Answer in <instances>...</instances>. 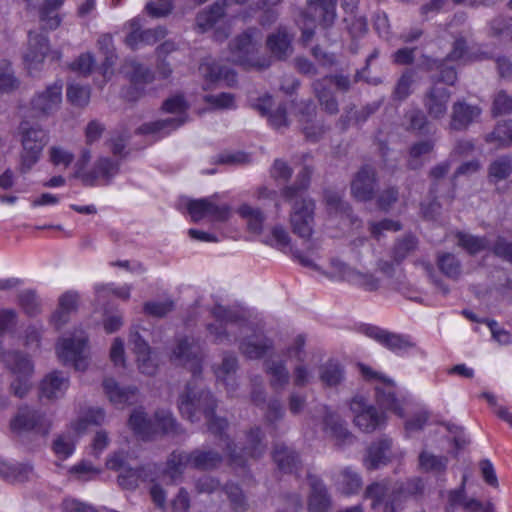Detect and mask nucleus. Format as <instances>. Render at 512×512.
Listing matches in <instances>:
<instances>
[{
	"label": "nucleus",
	"mask_w": 512,
	"mask_h": 512,
	"mask_svg": "<svg viewBox=\"0 0 512 512\" xmlns=\"http://www.w3.org/2000/svg\"><path fill=\"white\" fill-rule=\"evenodd\" d=\"M309 175L310 172L305 168L300 173V187H289L283 194L285 199L293 202L290 215V223L293 232L303 239L310 238L314 226V202L311 199L303 197L301 192V190L308 185Z\"/></svg>",
	"instance_id": "f257e3e1"
},
{
	"label": "nucleus",
	"mask_w": 512,
	"mask_h": 512,
	"mask_svg": "<svg viewBox=\"0 0 512 512\" xmlns=\"http://www.w3.org/2000/svg\"><path fill=\"white\" fill-rule=\"evenodd\" d=\"M105 419L104 410L101 408H89L82 411L74 421L66 434L58 436L53 443L55 455L64 460L70 457L75 448L76 438L84 434L90 425H100Z\"/></svg>",
	"instance_id": "f03ea898"
},
{
	"label": "nucleus",
	"mask_w": 512,
	"mask_h": 512,
	"mask_svg": "<svg viewBox=\"0 0 512 512\" xmlns=\"http://www.w3.org/2000/svg\"><path fill=\"white\" fill-rule=\"evenodd\" d=\"M56 354L64 364L72 365L78 371H85L90 363L88 338L84 331L75 330L62 337L56 344Z\"/></svg>",
	"instance_id": "7ed1b4c3"
},
{
	"label": "nucleus",
	"mask_w": 512,
	"mask_h": 512,
	"mask_svg": "<svg viewBox=\"0 0 512 512\" xmlns=\"http://www.w3.org/2000/svg\"><path fill=\"white\" fill-rule=\"evenodd\" d=\"M164 110L168 113L175 114V117H168L164 120L146 123L139 128V133L151 135L155 139L162 138L169 134L170 131L179 127L186 121V102L182 96H174L164 103Z\"/></svg>",
	"instance_id": "20e7f679"
},
{
	"label": "nucleus",
	"mask_w": 512,
	"mask_h": 512,
	"mask_svg": "<svg viewBox=\"0 0 512 512\" xmlns=\"http://www.w3.org/2000/svg\"><path fill=\"white\" fill-rule=\"evenodd\" d=\"M359 370L366 380L374 382L378 405L401 417L403 415L402 401L395 395V386L392 380L364 364H359Z\"/></svg>",
	"instance_id": "39448f33"
},
{
	"label": "nucleus",
	"mask_w": 512,
	"mask_h": 512,
	"mask_svg": "<svg viewBox=\"0 0 512 512\" xmlns=\"http://www.w3.org/2000/svg\"><path fill=\"white\" fill-rule=\"evenodd\" d=\"M21 162L20 170L28 172L40 159L43 148L48 142L46 131L40 128L28 127L27 123L21 125Z\"/></svg>",
	"instance_id": "423d86ee"
},
{
	"label": "nucleus",
	"mask_w": 512,
	"mask_h": 512,
	"mask_svg": "<svg viewBox=\"0 0 512 512\" xmlns=\"http://www.w3.org/2000/svg\"><path fill=\"white\" fill-rule=\"evenodd\" d=\"M90 159L91 153L85 149L75 164V176L84 183L93 185L97 180H103L107 183L118 173V164L107 158L99 159L93 170L89 171L86 166Z\"/></svg>",
	"instance_id": "0eeeda50"
},
{
	"label": "nucleus",
	"mask_w": 512,
	"mask_h": 512,
	"mask_svg": "<svg viewBox=\"0 0 512 512\" xmlns=\"http://www.w3.org/2000/svg\"><path fill=\"white\" fill-rule=\"evenodd\" d=\"M129 425L132 430L143 439L150 438L155 432L161 430L168 432L174 427V419L169 411H162L157 414L155 421L147 420L144 413L135 410L129 419Z\"/></svg>",
	"instance_id": "6e6552de"
},
{
	"label": "nucleus",
	"mask_w": 512,
	"mask_h": 512,
	"mask_svg": "<svg viewBox=\"0 0 512 512\" xmlns=\"http://www.w3.org/2000/svg\"><path fill=\"white\" fill-rule=\"evenodd\" d=\"M350 410L353 413L355 425L365 432H371L381 427L386 419L385 415L378 414L362 395H356L352 399Z\"/></svg>",
	"instance_id": "1a4fd4ad"
},
{
	"label": "nucleus",
	"mask_w": 512,
	"mask_h": 512,
	"mask_svg": "<svg viewBox=\"0 0 512 512\" xmlns=\"http://www.w3.org/2000/svg\"><path fill=\"white\" fill-rule=\"evenodd\" d=\"M326 274L334 280H345L370 291L377 289L380 282L379 278L355 270L338 260L331 262L330 270Z\"/></svg>",
	"instance_id": "9d476101"
},
{
	"label": "nucleus",
	"mask_w": 512,
	"mask_h": 512,
	"mask_svg": "<svg viewBox=\"0 0 512 512\" xmlns=\"http://www.w3.org/2000/svg\"><path fill=\"white\" fill-rule=\"evenodd\" d=\"M187 210L193 221L209 218L213 221L222 222L230 216L229 207L216 203L214 198L191 200L187 205Z\"/></svg>",
	"instance_id": "9b49d317"
},
{
	"label": "nucleus",
	"mask_w": 512,
	"mask_h": 512,
	"mask_svg": "<svg viewBox=\"0 0 512 512\" xmlns=\"http://www.w3.org/2000/svg\"><path fill=\"white\" fill-rule=\"evenodd\" d=\"M48 52V42L45 36L30 33L28 47L23 55L25 69L30 75L37 73Z\"/></svg>",
	"instance_id": "f8f14e48"
},
{
	"label": "nucleus",
	"mask_w": 512,
	"mask_h": 512,
	"mask_svg": "<svg viewBox=\"0 0 512 512\" xmlns=\"http://www.w3.org/2000/svg\"><path fill=\"white\" fill-rule=\"evenodd\" d=\"M6 361L16 375L12 383L14 394L22 397L30 388L29 376L33 372V365L27 357L18 354H9Z\"/></svg>",
	"instance_id": "ddd939ff"
},
{
	"label": "nucleus",
	"mask_w": 512,
	"mask_h": 512,
	"mask_svg": "<svg viewBox=\"0 0 512 512\" xmlns=\"http://www.w3.org/2000/svg\"><path fill=\"white\" fill-rule=\"evenodd\" d=\"M124 30L126 33L125 42L131 48H136L142 43L153 44L166 35V31L161 27L154 30L141 31V19L138 17L127 22Z\"/></svg>",
	"instance_id": "4468645a"
},
{
	"label": "nucleus",
	"mask_w": 512,
	"mask_h": 512,
	"mask_svg": "<svg viewBox=\"0 0 512 512\" xmlns=\"http://www.w3.org/2000/svg\"><path fill=\"white\" fill-rule=\"evenodd\" d=\"M400 489L390 487L388 483H375L368 487L367 497L372 499V507L382 512H394L395 507L392 503L396 501L400 494Z\"/></svg>",
	"instance_id": "2eb2a0df"
},
{
	"label": "nucleus",
	"mask_w": 512,
	"mask_h": 512,
	"mask_svg": "<svg viewBox=\"0 0 512 512\" xmlns=\"http://www.w3.org/2000/svg\"><path fill=\"white\" fill-rule=\"evenodd\" d=\"M49 426L50 420L48 418L29 408H21L11 422V428L14 431L36 430L40 433H46Z\"/></svg>",
	"instance_id": "dca6fc26"
},
{
	"label": "nucleus",
	"mask_w": 512,
	"mask_h": 512,
	"mask_svg": "<svg viewBox=\"0 0 512 512\" xmlns=\"http://www.w3.org/2000/svg\"><path fill=\"white\" fill-rule=\"evenodd\" d=\"M62 83H54L39 93L32 100V107L38 113L50 115L54 113L62 102Z\"/></svg>",
	"instance_id": "f3484780"
},
{
	"label": "nucleus",
	"mask_w": 512,
	"mask_h": 512,
	"mask_svg": "<svg viewBox=\"0 0 512 512\" xmlns=\"http://www.w3.org/2000/svg\"><path fill=\"white\" fill-rule=\"evenodd\" d=\"M226 24L227 20L223 12V7L218 3L213 5L208 10H203L200 12L196 19V27L199 31L206 32L210 29H215L216 37L218 39L226 37V33H222L220 31L226 26Z\"/></svg>",
	"instance_id": "a211bd4d"
},
{
	"label": "nucleus",
	"mask_w": 512,
	"mask_h": 512,
	"mask_svg": "<svg viewBox=\"0 0 512 512\" xmlns=\"http://www.w3.org/2000/svg\"><path fill=\"white\" fill-rule=\"evenodd\" d=\"M261 40L258 32L245 33L236 39L232 48V61L243 65H254L251 56L256 50L257 43Z\"/></svg>",
	"instance_id": "6ab92c4d"
},
{
	"label": "nucleus",
	"mask_w": 512,
	"mask_h": 512,
	"mask_svg": "<svg viewBox=\"0 0 512 512\" xmlns=\"http://www.w3.org/2000/svg\"><path fill=\"white\" fill-rule=\"evenodd\" d=\"M199 73L204 80L206 88L220 82H224L227 85H232L235 82L234 72L221 67L218 63L212 60H205L201 63Z\"/></svg>",
	"instance_id": "aec40b11"
},
{
	"label": "nucleus",
	"mask_w": 512,
	"mask_h": 512,
	"mask_svg": "<svg viewBox=\"0 0 512 512\" xmlns=\"http://www.w3.org/2000/svg\"><path fill=\"white\" fill-rule=\"evenodd\" d=\"M209 400L208 392H196L194 388L188 387L186 393L180 397L179 410L183 416L193 421L197 411L204 408Z\"/></svg>",
	"instance_id": "412c9836"
},
{
	"label": "nucleus",
	"mask_w": 512,
	"mask_h": 512,
	"mask_svg": "<svg viewBox=\"0 0 512 512\" xmlns=\"http://www.w3.org/2000/svg\"><path fill=\"white\" fill-rule=\"evenodd\" d=\"M69 387V379L59 371L47 374L40 384L41 396L47 399L62 397Z\"/></svg>",
	"instance_id": "4be33fe9"
},
{
	"label": "nucleus",
	"mask_w": 512,
	"mask_h": 512,
	"mask_svg": "<svg viewBox=\"0 0 512 512\" xmlns=\"http://www.w3.org/2000/svg\"><path fill=\"white\" fill-rule=\"evenodd\" d=\"M130 342L133 344L137 356L138 368L143 374L152 375L157 369V363L151 356L147 343L141 339L137 332H131Z\"/></svg>",
	"instance_id": "5701e85b"
},
{
	"label": "nucleus",
	"mask_w": 512,
	"mask_h": 512,
	"mask_svg": "<svg viewBox=\"0 0 512 512\" xmlns=\"http://www.w3.org/2000/svg\"><path fill=\"white\" fill-rule=\"evenodd\" d=\"M80 296L76 291H67L59 298L57 310L52 315L53 325L59 329L64 325L72 312L76 311L79 305Z\"/></svg>",
	"instance_id": "b1692460"
},
{
	"label": "nucleus",
	"mask_w": 512,
	"mask_h": 512,
	"mask_svg": "<svg viewBox=\"0 0 512 512\" xmlns=\"http://www.w3.org/2000/svg\"><path fill=\"white\" fill-rule=\"evenodd\" d=\"M103 389L109 401L118 408L132 403L137 398L135 389L121 388L112 378L103 381Z\"/></svg>",
	"instance_id": "393cba45"
},
{
	"label": "nucleus",
	"mask_w": 512,
	"mask_h": 512,
	"mask_svg": "<svg viewBox=\"0 0 512 512\" xmlns=\"http://www.w3.org/2000/svg\"><path fill=\"white\" fill-rule=\"evenodd\" d=\"M369 337L375 339L388 349L400 352L411 346L410 341L401 335L393 334L378 327H369L366 330Z\"/></svg>",
	"instance_id": "a878e982"
},
{
	"label": "nucleus",
	"mask_w": 512,
	"mask_h": 512,
	"mask_svg": "<svg viewBox=\"0 0 512 512\" xmlns=\"http://www.w3.org/2000/svg\"><path fill=\"white\" fill-rule=\"evenodd\" d=\"M173 359L180 364L187 366L196 375L200 369V359L197 354V347L187 339L180 342L173 352Z\"/></svg>",
	"instance_id": "bb28decb"
},
{
	"label": "nucleus",
	"mask_w": 512,
	"mask_h": 512,
	"mask_svg": "<svg viewBox=\"0 0 512 512\" xmlns=\"http://www.w3.org/2000/svg\"><path fill=\"white\" fill-rule=\"evenodd\" d=\"M259 240L272 248L284 253L292 252V245L289 233L280 225L272 227L269 231H264Z\"/></svg>",
	"instance_id": "cd10ccee"
},
{
	"label": "nucleus",
	"mask_w": 512,
	"mask_h": 512,
	"mask_svg": "<svg viewBox=\"0 0 512 512\" xmlns=\"http://www.w3.org/2000/svg\"><path fill=\"white\" fill-rule=\"evenodd\" d=\"M449 101V93L440 86L434 87L426 97L425 106L432 118L438 119L443 117L447 111Z\"/></svg>",
	"instance_id": "c85d7f7f"
},
{
	"label": "nucleus",
	"mask_w": 512,
	"mask_h": 512,
	"mask_svg": "<svg viewBox=\"0 0 512 512\" xmlns=\"http://www.w3.org/2000/svg\"><path fill=\"white\" fill-rule=\"evenodd\" d=\"M479 115L480 110L477 107L467 105L464 102H457L453 106L450 126L455 130L464 129Z\"/></svg>",
	"instance_id": "c756f323"
},
{
	"label": "nucleus",
	"mask_w": 512,
	"mask_h": 512,
	"mask_svg": "<svg viewBox=\"0 0 512 512\" xmlns=\"http://www.w3.org/2000/svg\"><path fill=\"white\" fill-rule=\"evenodd\" d=\"M336 0H308L309 17L311 22L321 19L325 26H329L335 19Z\"/></svg>",
	"instance_id": "7c9ffc66"
},
{
	"label": "nucleus",
	"mask_w": 512,
	"mask_h": 512,
	"mask_svg": "<svg viewBox=\"0 0 512 512\" xmlns=\"http://www.w3.org/2000/svg\"><path fill=\"white\" fill-rule=\"evenodd\" d=\"M93 290L98 301L104 300L109 297H115L122 301H127L130 298L132 287L128 284L109 283H96Z\"/></svg>",
	"instance_id": "2f4dec72"
},
{
	"label": "nucleus",
	"mask_w": 512,
	"mask_h": 512,
	"mask_svg": "<svg viewBox=\"0 0 512 512\" xmlns=\"http://www.w3.org/2000/svg\"><path fill=\"white\" fill-rule=\"evenodd\" d=\"M374 172L365 167L359 171L352 182V193L359 200L370 198L373 190Z\"/></svg>",
	"instance_id": "473e14b6"
},
{
	"label": "nucleus",
	"mask_w": 512,
	"mask_h": 512,
	"mask_svg": "<svg viewBox=\"0 0 512 512\" xmlns=\"http://www.w3.org/2000/svg\"><path fill=\"white\" fill-rule=\"evenodd\" d=\"M238 214L247 222L248 230L259 238L264 230V215L262 212L248 204H243L238 208Z\"/></svg>",
	"instance_id": "72a5a7b5"
},
{
	"label": "nucleus",
	"mask_w": 512,
	"mask_h": 512,
	"mask_svg": "<svg viewBox=\"0 0 512 512\" xmlns=\"http://www.w3.org/2000/svg\"><path fill=\"white\" fill-rule=\"evenodd\" d=\"M273 104V99L270 96H266L259 100L258 109L263 114L268 115V120L273 127L278 129L283 126H286V108L279 106L277 107V109L274 110Z\"/></svg>",
	"instance_id": "f704fd0d"
},
{
	"label": "nucleus",
	"mask_w": 512,
	"mask_h": 512,
	"mask_svg": "<svg viewBox=\"0 0 512 512\" xmlns=\"http://www.w3.org/2000/svg\"><path fill=\"white\" fill-rule=\"evenodd\" d=\"M270 348V342L261 334H254L245 339L241 345V351L250 359L262 357Z\"/></svg>",
	"instance_id": "c9c22d12"
},
{
	"label": "nucleus",
	"mask_w": 512,
	"mask_h": 512,
	"mask_svg": "<svg viewBox=\"0 0 512 512\" xmlns=\"http://www.w3.org/2000/svg\"><path fill=\"white\" fill-rule=\"evenodd\" d=\"M63 3L64 0H44L39 9V16L45 27L55 29L59 26L61 20L58 10Z\"/></svg>",
	"instance_id": "e433bc0d"
},
{
	"label": "nucleus",
	"mask_w": 512,
	"mask_h": 512,
	"mask_svg": "<svg viewBox=\"0 0 512 512\" xmlns=\"http://www.w3.org/2000/svg\"><path fill=\"white\" fill-rule=\"evenodd\" d=\"M330 508V500L327 497L324 485L315 481L312 483V492L308 501L310 512H327Z\"/></svg>",
	"instance_id": "4c0bfd02"
},
{
	"label": "nucleus",
	"mask_w": 512,
	"mask_h": 512,
	"mask_svg": "<svg viewBox=\"0 0 512 512\" xmlns=\"http://www.w3.org/2000/svg\"><path fill=\"white\" fill-rule=\"evenodd\" d=\"M32 474V468L28 465H16L0 460V476L13 482H22Z\"/></svg>",
	"instance_id": "58836bf2"
},
{
	"label": "nucleus",
	"mask_w": 512,
	"mask_h": 512,
	"mask_svg": "<svg viewBox=\"0 0 512 512\" xmlns=\"http://www.w3.org/2000/svg\"><path fill=\"white\" fill-rule=\"evenodd\" d=\"M390 448L391 441L387 439L372 445L368 450V455L365 460L366 465L370 468H376L384 464L389 458Z\"/></svg>",
	"instance_id": "ea45409f"
},
{
	"label": "nucleus",
	"mask_w": 512,
	"mask_h": 512,
	"mask_svg": "<svg viewBox=\"0 0 512 512\" xmlns=\"http://www.w3.org/2000/svg\"><path fill=\"white\" fill-rule=\"evenodd\" d=\"M467 476L462 478L461 485L458 489H452L441 493L442 499L445 501V510L447 512H454L456 508L463 507L465 501V485Z\"/></svg>",
	"instance_id": "a19ab883"
},
{
	"label": "nucleus",
	"mask_w": 512,
	"mask_h": 512,
	"mask_svg": "<svg viewBox=\"0 0 512 512\" xmlns=\"http://www.w3.org/2000/svg\"><path fill=\"white\" fill-rule=\"evenodd\" d=\"M290 42L289 35L285 31H279L277 34L269 36L267 45L273 54L282 58L290 53Z\"/></svg>",
	"instance_id": "79ce46f5"
},
{
	"label": "nucleus",
	"mask_w": 512,
	"mask_h": 512,
	"mask_svg": "<svg viewBox=\"0 0 512 512\" xmlns=\"http://www.w3.org/2000/svg\"><path fill=\"white\" fill-rule=\"evenodd\" d=\"M217 454L212 452L196 451L187 457L185 464L190 467L208 469L219 462Z\"/></svg>",
	"instance_id": "37998d69"
},
{
	"label": "nucleus",
	"mask_w": 512,
	"mask_h": 512,
	"mask_svg": "<svg viewBox=\"0 0 512 512\" xmlns=\"http://www.w3.org/2000/svg\"><path fill=\"white\" fill-rule=\"evenodd\" d=\"M337 483L342 493L349 495L358 491L361 480L356 472L346 468L338 476Z\"/></svg>",
	"instance_id": "c03bdc74"
},
{
	"label": "nucleus",
	"mask_w": 512,
	"mask_h": 512,
	"mask_svg": "<svg viewBox=\"0 0 512 512\" xmlns=\"http://www.w3.org/2000/svg\"><path fill=\"white\" fill-rule=\"evenodd\" d=\"M18 84L10 62L7 60L0 61V94L13 91L18 87Z\"/></svg>",
	"instance_id": "a18cd8bd"
},
{
	"label": "nucleus",
	"mask_w": 512,
	"mask_h": 512,
	"mask_svg": "<svg viewBox=\"0 0 512 512\" xmlns=\"http://www.w3.org/2000/svg\"><path fill=\"white\" fill-rule=\"evenodd\" d=\"M511 172V161L508 158H499L490 165L489 178L491 181L496 183L507 178Z\"/></svg>",
	"instance_id": "49530a36"
},
{
	"label": "nucleus",
	"mask_w": 512,
	"mask_h": 512,
	"mask_svg": "<svg viewBox=\"0 0 512 512\" xmlns=\"http://www.w3.org/2000/svg\"><path fill=\"white\" fill-rule=\"evenodd\" d=\"M50 162L56 167L67 168L73 161V154L62 146H52L48 152Z\"/></svg>",
	"instance_id": "de8ad7c7"
},
{
	"label": "nucleus",
	"mask_w": 512,
	"mask_h": 512,
	"mask_svg": "<svg viewBox=\"0 0 512 512\" xmlns=\"http://www.w3.org/2000/svg\"><path fill=\"white\" fill-rule=\"evenodd\" d=\"M273 458L279 468L284 471H292L296 463V455L285 446L277 447L273 452Z\"/></svg>",
	"instance_id": "09e8293b"
},
{
	"label": "nucleus",
	"mask_w": 512,
	"mask_h": 512,
	"mask_svg": "<svg viewBox=\"0 0 512 512\" xmlns=\"http://www.w3.org/2000/svg\"><path fill=\"white\" fill-rule=\"evenodd\" d=\"M419 463L423 470L438 473L446 468L447 460L431 453L423 452L420 454Z\"/></svg>",
	"instance_id": "8fccbe9b"
},
{
	"label": "nucleus",
	"mask_w": 512,
	"mask_h": 512,
	"mask_svg": "<svg viewBox=\"0 0 512 512\" xmlns=\"http://www.w3.org/2000/svg\"><path fill=\"white\" fill-rule=\"evenodd\" d=\"M325 429L338 440L345 441L351 439L350 433L346 427L339 422L337 415L329 414L325 419Z\"/></svg>",
	"instance_id": "3c124183"
},
{
	"label": "nucleus",
	"mask_w": 512,
	"mask_h": 512,
	"mask_svg": "<svg viewBox=\"0 0 512 512\" xmlns=\"http://www.w3.org/2000/svg\"><path fill=\"white\" fill-rule=\"evenodd\" d=\"M458 244L471 254L484 250L488 245L486 239L478 238L466 233H459Z\"/></svg>",
	"instance_id": "603ef678"
},
{
	"label": "nucleus",
	"mask_w": 512,
	"mask_h": 512,
	"mask_svg": "<svg viewBox=\"0 0 512 512\" xmlns=\"http://www.w3.org/2000/svg\"><path fill=\"white\" fill-rule=\"evenodd\" d=\"M67 98L75 106H84L90 99L87 87L71 84L67 89Z\"/></svg>",
	"instance_id": "864d4df0"
},
{
	"label": "nucleus",
	"mask_w": 512,
	"mask_h": 512,
	"mask_svg": "<svg viewBox=\"0 0 512 512\" xmlns=\"http://www.w3.org/2000/svg\"><path fill=\"white\" fill-rule=\"evenodd\" d=\"M124 72L129 75L131 78V81L135 85H139L142 82H148L152 79V76L150 73L144 69L141 65L131 62L130 64H127L124 68Z\"/></svg>",
	"instance_id": "5fc2aeb1"
},
{
	"label": "nucleus",
	"mask_w": 512,
	"mask_h": 512,
	"mask_svg": "<svg viewBox=\"0 0 512 512\" xmlns=\"http://www.w3.org/2000/svg\"><path fill=\"white\" fill-rule=\"evenodd\" d=\"M146 10L149 15L160 18L168 15L172 10V0H153L147 3Z\"/></svg>",
	"instance_id": "6e6d98bb"
},
{
	"label": "nucleus",
	"mask_w": 512,
	"mask_h": 512,
	"mask_svg": "<svg viewBox=\"0 0 512 512\" xmlns=\"http://www.w3.org/2000/svg\"><path fill=\"white\" fill-rule=\"evenodd\" d=\"M482 397L487 400L489 405L493 408L494 413L512 427V413H510L505 406L498 404L497 399L493 394L483 393Z\"/></svg>",
	"instance_id": "4d7b16f0"
},
{
	"label": "nucleus",
	"mask_w": 512,
	"mask_h": 512,
	"mask_svg": "<svg viewBox=\"0 0 512 512\" xmlns=\"http://www.w3.org/2000/svg\"><path fill=\"white\" fill-rule=\"evenodd\" d=\"M441 271L449 277H456L460 272V265L453 255L445 254L439 258Z\"/></svg>",
	"instance_id": "13d9d810"
},
{
	"label": "nucleus",
	"mask_w": 512,
	"mask_h": 512,
	"mask_svg": "<svg viewBox=\"0 0 512 512\" xmlns=\"http://www.w3.org/2000/svg\"><path fill=\"white\" fill-rule=\"evenodd\" d=\"M342 378V370L337 364L327 365L321 374L322 381L329 386L337 385Z\"/></svg>",
	"instance_id": "bf43d9fd"
},
{
	"label": "nucleus",
	"mask_w": 512,
	"mask_h": 512,
	"mask_svg": "<svg viewBox=\"0 0 512 512\" xmlns=\"http://www.w3.org/2000/svg\"><path fill=\"white\" fill-rule=\"evenodd\" d=\"M173 303L171 301H154L148 302L144 306L146 314L161 317L171 311Z\"/></svg>",
	"instance_id": "052dcab7"
},
{
	"label": "nucleus",
	"mask_w": 512,
	"mask_h": 512,
	"mask_svg": "<svg viewBox=\"0 0 512 512\" xmlns=\"http://www.w3.org/2000/svg\"><path fill=\"white\" fill-rule=\"evenodd\" d=\"M493 111L496 115L506 114L512 112V96L507 95L505 92L500 91L497 93L494 103Z\"/></svg>",
	"instance_id": "680f3d73"
},
{
	"label": "nucleus",
	"mask_w": 512,
	"mask_h": 512,
	"mask_svg": "<svg viewBox=\"0 0 512 512\" xmlns=\"http://www.w3.org/2000/svg\"><path fill=\"white\" fill-rule=\"evenodd\" d=\"M491 139L506 146L512 142V123L498 125L491 135Z\"/></svg>",
	"instance_id": "e2e57ef3"
},
{
	"label": "nucleus",
	"mask_w": 512,
	"mask_h": 512,
	"mask_svg": "<svg viewBox=\"0 0 512 512\" xmlns=\"http://www.w3.org/2000/svg\"><path fill=\"white\" fill-rule=\"evenodd\" d=\"M214 108L230 109L235 107V99L231 94L221 93L218 95H211L206 98Z\"/></svg>",
	"instance_id": "0e129e2a"
},
{
	"label": "nucleus",
	"mask_w": 512,
	"mask_h": 512,
	"mask_svg": "<svg viewBox=\"0 0 512 512\" xmlns=\"http://www.w3.org/2000/svg\"><path fill=\"white\" fill-rule=\"evenodd\" d=\"M479 469L484 481L488 485L498 487V478L494 466L489 460H482L479 463Z\"/></svg>",
	"instance_id": "69168bd1"
},
{
	"label": "nucleus",
	"mask_w": 512,
	"mask_h": 512,
	"mask_svg": "<svg viewBox=\"0 0 512 512\" xmlns=\"http://www.w3.org/2000/svg\"><path fill=\"white\" fill-rule=\"evenodd\" d=\"M123 325V318L120 313L107 312L103 318V328L106 333H114Z\"/></svg>",
	"instance_id": "338daca9"
},
{
	"label": "nucleus",
	"mask_w": 512,
	"mask_h": 512,
	"mask_svg": "<svg viewBox=\"0 0 512 512\" xmlns=\"http://www.w3.org/2000/svg\"><path fill=\"white\" fill-rule=\"evenodd\" d=\"M110 359L115 366H123L125 363L124 343L120 338H115L112 342Z\"/></svg>",
	"instance_id": "774afa93"
}]
</instances>
